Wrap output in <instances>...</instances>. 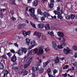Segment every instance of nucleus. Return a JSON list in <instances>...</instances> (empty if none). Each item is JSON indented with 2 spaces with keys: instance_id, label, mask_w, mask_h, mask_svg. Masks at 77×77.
Wrapping results in <instances>:
<instances>
[{
  "instance_id": "37",
  "label": "nucleus",
  "mask_w": 77,
  "mask_h": 77,
  "mask_svg": "<svg viewBox=\"0 0 77 77\" xmlns=\"http://www.w3.org/2000/svg\"><path fill=\"white\" fill-rule=\"evenodd\" d=\"M50 72H51V69H48L47 71V73H48V74H50Z\"/></svg>"
},
{
  "instance_id": "62",
  "label": "nucleus",
  "mask_w": 77,
  "mask_h": 77,
  "mask_svg": "<svg viewBox=\"0 0 77 77\" xmlns=\"http://www.w3.org/2000/svg\"><path fill=\"white\" fill-rule=\"evenodd\" d=\"M2 27H3V28H5V27H6V25H5V24H4Z\"/></svg>"
},
{
  "instance_id": "36",
  "label": "nucleus",
  "mask_w": 77,
  "mask_h": 77,
  "mask_svg": "<svg viewBox=\"0 0 77 77\" xmlns=\"http://www.w3.org/2000/svg\"><path fill=\"white\" fill-rule=\"evenodd\" d=\"M4 68L3 65V64L1 63H0V69H3Z\"/></svg>"
},
{
  "instance_id": "28",
  "label": "nucleus",
  "mask_w": 77,
  "mask_h": 77,
  "mask_svg": "<svg viewBox=\"0 0 77 77\" xmlns=\"http://www.w3.org/2000/svg\"><path fill=\"white\" fill-rule=\"evenodd\" d=\"M10 3L11 5H15L14 0H10Z\"/></svg>"
},
{
  "instance_id": "19",
  "label": "nucleus",
  "mask_w": 77,
  "mask_h": 77,
  "mask_svg": "<svg viewBox=\"0 0 77 77\" xmlns=\"http://www.w3.org/2000/svg\"><path fill=\"white\" fill-rule=\"evenodd\" d=\"M39 74H41L42 73H43L44 71V69H43L42 67H41L38 71Z\"/></svg>"
},
{
  "instance_id": "21",
  "label": "nucleus",
  "mask_w": 77,
  "mask_h": 77,
  "mask_svg": "<svg viewBox=\"0 0 77 77\" xmlns=\"http://www.w3.org/2000/svg\"><path fill=\"white\" fill-rule=\"evenodd\" d=\"M32 4L34 6H36L38 5V3L37 1L35 0L33 2Z\"/></svg>"
},
{
  "instance_id": "45",
  "label": "nucleus",
  "mask_w": 77,
  "mask_h": 77,
  "mask_svg": "<svg viewBox=\"0 0 77 77\" xmlns=\"http://www.w3.org/2000/svg\"><path fill=\"white\" fill-rule=\"evenodd\" d=\"M2 57V58L5 59H8L7 57H6V56L5 55H3Z\"/></svg>"
},
{
  "instance_id": "42",
  "label": "nucleus",
  "mask_w": 77,
  "mask_h": 77,
  "mask_svg": "<svg viewBox=\"0 0 77 77\" xmlns=\"http://www.w3.org/2000/svg\"><path fill=\"white\" fill-rule=\"evenodd\" d=\"M7 55L9 57H11L12 55V52H9L7 54Z\"/></svg>"
},
{
  "instance_id": "58",
  "label": "nucleus",
  "mask_w": 77,
  "mask_h": 77,
  "mask_svg": "<svg viewBox=\"0 0 77 77\" xmlns=\"http://www.w3.org/2000/svg\"><path fill=\"white\" fill-rule=\"evenodd\" d=\"M11 51L12 52V53H15V51L14 50H11Z\"/></svg>"
},
{
  "instance_id": "43",
  "label": "nucleus",
  "mask_w": 77,
  "mask_h": 77,
  "mask_svg": "<svg viewBox=\"0 0 77 77\" xmlns=\"http://www.w3.org/2000/svg\"><path fill=\"white\" fill-rule=\"evenodd\" d=\"M73 65L75 67H77V63H73Z\"/></svg>"
},
{
  "instance_id": "14",
  "label": "nucleus",
  "mask_w": 77,
  "mask_h": 77,
  "mask_svg": "<svg viewBox=\"0 0 77 77\" xmlns=\"http://www.w3.org/2000/svg\"><path fill=\"white\" fill-rule=\"evenodd\" d=\"M32 57H31L30 58H28L26 60V63H27L28 64H30V63H31V62H32Z\"/></svg>"
},
{
  "instance_id": "60",
  "label": "nucleus",
  "mask_w": 77,
  "mask_h": 77,
  "mask_svg": "<svg viewBox=\"0 0 77 77\" xmlns=\"http://www.w3.org/2000/svg\"><path fill=\"white\" fill-rule=\"evenodd\" d=\"M28 1V2L29 3H30V2L32 1V0H27Z\"/></svg>"
},
{
  "instance_id": "25",
  "label": "nucleus",
  "mask_w": 77,
  "mask_h": 77,
  "mask_svg": "<svg viewBox=\"0 0 77 77\" xmlns=\"http://www.w3.org/2000/svg\"><path fill=\"white\" fill-rule=\"evenodd\" d=\"M72 49L74 51H77V45H74L72 47Z\"/></svg>"
},
{
  "instance_id": "23",
  "label": "nucleus",
  "mask_w": 77,
  "mask_h": 77,
  "mask_svg": "<svg viewBox=\"0 0 77 77\" xmlns=\"http://www.w3.org/2000/svg\"><path fill=\"white\" fill-rule=\"evenodd\" d=\"M26 44H27V45H29V44H30V39L28 38H27L26 39Z\"/></svg>"
},
{
  "instance_id": "55",
  "label": "nucleus",
  "mask_w": 77,
  "mask_h": 77,
  "mask_svg": "<svg viewBox=\"0 0 77 77\" xmlns=\"http://www.w3.org/2000/svg\"><path fill=\"white\" fill-rule=\"evenodd\" d=\"M45 51H46V52H48V51H49V49H48V48H47L45 49Z\"/></svg>"
},
{
  "instance_id": "17",
  "label": "nucleus",
  "mask_w": 77,
  "mask_h": 77,
  "mask_svg": "<svg viewBox=\"0 0 77 77\" xmlns=\"http://www.w3.org/2000/svg\"><path fill=\"white\" fill-rule=\"evenodd\" d=\"M50 60H48L47 62L43 63V64L44 66L45 67V66H46L47 65H48V64L50 63Z\"/></svg>"
},
{
  "instance_id": "10",
  "label": "nucleus",
  "mask_w": 77,
  "mask_h": 77,
  "mask_svg": "<svg viewBox=\"0 0 77 77\" xmlns=\"http://www.w3.org/2000/svg\"><path fill=\"white\" fill-rule=\"evenodd\" d=\"M31 33V32L30 31H29L27 32H26L24 31H23V34L24 36H26L27 35H29Z\"/></svg>"
},
{
  "instance_id": "15",
  "label": "nucleus",
  "mask_w": 77,
  "mask_h": 77,
  "mask_svg": "<svg viewBox=\"0 0 77 77\" xmlns=\"http://www.w3.org/2000/svg\"><path fill=\"white\" fill-rule=\"evenodd\" d=\"M11 60L13 62H15V61L17 60V57L15 56V54H14L13 56V57L11 59Z\"/></svg>"
},
{
  "instance_id": "3",
  "label": "nucleus",
  "mask_w": 77,
  "mask_h": 77,
  "mask_svg": "<svg viewBox=\"0 0 77 77\" xmlns=\"http://www.w3.org/2000/svg\"><path fill=\"white\" fill-rule=\"evenodd\" d=\"M54 12L55 15H56V14L57 15L58 18L60 19V20H62V15H61L63 14V11H62L60 10L59 12L55 10L54 11Z\"/></svg>"
},
{
  "instance_id": "34",
  "label": "nucleus",
  "mask_w": 77,
  "mask_h": 77,
  "mask_svg": "<svg viewBox=\"0 0 77 77\" xmlns=\"http://www.w3.org/2000/svg\"><path fill=\"white\" fill-rule=\"evenodd\" d=\"M66 19H67V20H69L70 19L71 17H70V16L69 15H66Z\"/></svg>"
},
{
  "instance_id": "41",
  "label": "nucleus",
  "mask_w": 77,
  "mask_h": 77,
  "mask_svg": "<svg viewBox=\"0 0 77 77\" xmlns=\"http://www.w3.org/2000/svg\"><path fill=\"white\" fill-rule=\"evenodd\" d=\"M13 69H14V71H17V70L18 69V68L17 67H13Z\"/></svg>"
},
{
  "instance_id": "53",
  "label": "nucleus",
  "mask_w": 77,
  "mask_h": 77,
  "mask_svg": "<svg viewBox=\"0 0 77 77\" xmlns=\"http://www.w3.org/2000/svg\"><path fill=\"white\" fill-rule=\"evenodd\" d=\"M0 17L1 18H3V15H2V14L1 12H0Z\"/></svg>"
},
{
  "instance_id": "47",
  "label": "nucleus",
  "mask_w": 77,
  "mask_h": 77,
  "mask_svg": "<svg viewBox=\"0 0 77 77\" xmlns=\"http://www.w3.org/2000/svg\"><path fill=\"white\" fill-rule=\"evenodd\" d=\"M49 6L51 8H53V7H54V5L53 4H50L49 5Z\"/></svg>"
},
{
  "instance_id": "13",
  "label": "nucleus",
  "mask_w": 77,
  "mask_h": 77,
  "mask_svg": "<svg viewBox=\"0 0 77 77\" xmlns=\"http://www.w3.org/2000/svg\"><path fill=\"white\" fill-rule=\"evenodd\" d=\"M21 73H22L23 75H26L28 74V72L26 71L25 69H22L21 72Z\"/></svg>"
},
{
  "instance_id": "4",
  "label": "nucleus",
  "mask_w": 77,
  "mask_h": 77,
  "mask_svg": "<svg viewBox=\"0 0 77 77\" xmlns=\"http://www.w3.org/2000/svg\"><path fill=\"white\" fill-rule=\"evenodd\" d=\"M48 11H49L46 10V11H45L43 13V15L44 17H52V18H56V16H54V17L50 16V14L48 12Z\"/></svg>"
},
{
  "instance_id": "39",
  "label": "nucleus",
  "mask_w": 77,
  "mask_h": 77,
  "mask_svg": "<svg viewBox=\"0 0 77 77\" xmlns=\"http://www.w3.org/2000/svg\"><path fill=\"white\" fill-rule=\"evenodd\" d=\"M2 12H5L6 11V8L5 9H1Z\"/></svg>"
},
{
  "instance_id": "50",
  "label": "nucleus",
  "mask_w": 77,
  "mask_h": 77,
  "mask_svg": "<svg viewBox=\"0 0 77 77\" xmlns=\"http://www.w3.org/2000/svg\"><path fill=\"white\" fill-rule=\"evenodd\" d=\"M32 50H31L30 51H29L28 52V55L29 56V55H30V54H31V53H32Z\"/></svg>"
},
{
  "instance_id": "38",
  "label": "nucleus",
  "mask_w": 77,
  "mask_h": 77,
  "mask_svg": "<svg viewBox=\"0 0 77 77\" xmlns=\"http://www.w3.org/2000/svg\"><path fill=\"white\" fill-rule=\"evenodd\" d=\"M42 39H44V40H46L47 39L46 36L43 35L42 36Z\"/></svg>"
},
{
  "instance_id": "35",
  "label": "nucleus",
  "mask_w": 77,
  "mask_h": 77,
  "mask_svg": "<svg viewBox=\"0 0 77 77\" xmlns=\"http://www.w3.org/2000/svg\"><path fill=\"white\" fill-rule=\"evenodd\" d=\"M38 49L37 48H36L34 49L35 54H36V53H38Z\"/></svg>"
},
{
  "instance_id": "1",
  "label": "nucleus",
  "mask_w": 77,
  "mask_h": 77,
  "mask_svg": "<svg viewBox=\"0 0 77 77\" xmlns=\"http://www.w3.org/2000/svg\"><path fill=\"white\" fill-rule=\"evenodd\" d=\"M29 11L30 13L31 17H34V19L38 20L39 19V17L38 15H35V9L34 8H30L29 9Z\"/></svg>"
},
{
  "instance_id": "31",
  "label": "nucleus",
  "mask_w": 77,
  "mask_h": 77,
  "mask_svg": "<svg viewBox=\"0 0 77 77\" xmlns=\"http://www.w3.org/2000/svg\"><path fill=\"white\" fill-rule=\"evenodd\" d=\"M30 24L31 25V26L34 27V28H36V26H35V24L34 23L31 22H30Z\"/></svg>"
},
{
  "instance_id": "5",
  "label": "nucleus",
  "mask_w": 77,
  "mask_h": 77,
  "mask_svg": "<svg viewBox=\"0 0 77 77\" xmlns=\"http://www.w3.org/2000/svg\"><path fill=\"white\" fill-rule=\"evenodd\" d=\"M38 69H39V67H32V77H35V71H37Z\"/></svg>"
},
{
  "instance_id": "56",
  "label": "nucleus",
  "mask_w": 77,
  "mask_h": 77,
  "mask_svg": "<svg viewBox=\"0 0 77 77\" xmlns=\"http://www.w3.org/2000/svg\"><path fill=\"white\" fill-rule=\"evenodd\" d=\"M50 0V2L51 3H54V0Z\"/></svg>"
},
{
  "instance_id": "63",
  "label": "nucleus",
  "mask_w": 77,
  "mask_h": 77,
  "mask_svg": "<svg viewBox=\"0 0 77 77\" xmlns=\"http://www.w3.org/2000/svg\"><path fill=\"white\" fill-rule=\"evenodd\" d=\"M2 77H8L6 75H4Z\"/></svg>"
},
{
  "instance_id": "24",
  "label": "nucleus",
  "mask_w": 77,
  "mask_h": 77,
  "mask_svg": "<svg viewBox=\"0 0 77 77\" xmlns=\"http://www.w3.org/2000/svg\"><path fill=\"white\" fill-rule=\"evenodd\" d=\"M48 34L51 36H54V33L53 31H51V32H48Z\"/></svg>"
},
{
  "instance_id": "11",
  "label": "nucleus",
  "mask_w": 77,
  "mask_h": 77,
  "mask_svg": "<svg viewBox=\"0 0 77 77\" xmlns=\"http://www.w3.org/2000/svg\"><path fill=\"white\" fill-rule=\"evenodd\" d=\"M66 45V43H62L60 44V45H58L57 46V50H58V48L59 49H62V48H63V46H65Z\"/></svg>"
},
{
  "instance_id": "20",
  "label": "nucleus",
  "mask_w": 77,
  "mask_h": 77,
  "mask_svg": "<svg viewBox=\"0 0 77 77\" xmlns=\"http://www.w3.org/2000/svg\"><path fill=\"white\" fill-rule=\"evenodd\" d=\"M4 75H8L9 74V71H8L6 69H5L3 71Z\"/></svg>"
},
{
  "instance_id": "48",
  "label": "nucleus",
  "mask_w": 77,
  "mask_h": 77,
  "mask_svg": "<svg viewBox=\"0 0 77 77\" xmlns=\"http://www.w3.org/2000/svg\"><path fill=\"white\" fill-rule=\"evenodd\" d=\"M14 75H17V70H16V71H14Z\"/></svg>"
},
{
  "instance_id": "12",
  "label": "nucleus",
  "mask_w": 77,
  "mask_h": 77,
  "mask_svg": "<svg viewBox=\"0 0 77 77\" xmlns=\"http://www.w3.org/2000/svg\"><path fill=\"white\" fill-rule=\"evenodd\" d=\"M26 26V24L25 23H20L17 26V28L18 29H21V27H24Z\"/></svg>"
},
{
  "instance_id": "52",
  "label": "nucleus",
  "mask_w": 77,
  "mask_h": 77,
  "mask_svg": "<svg viewBox=\"0 0 77 77\" xmlns=\"http://www.w3.org/2000/svg\"><path fill=\"white\" fill-rule=\"evenodd\" d=\"M33 46H30L29 47V48H28V50H30V49H32V48L33 47Z\"/></svg>"
},
{
  "instance_id": "2",
  "label": "nucleus",
  "mask_w": 77,
  "mask_h": 77,
  "mask_svg": "<svg viewBox=\"0 0 77 77\" xmlns=\"http://www.w3.org/2000/svg\"><path fill=\"white\" fill-rule=\"evenodd\" d=\"M27 51V48H21L20 49V50L17 51L16 53L18 54L19 56H21L23 54V53L24 54H26Z\"/></svg>"
},
{
  "instance_id": "61",
  "label": "nucleus",
  "mask_w": 77,
  "mask_h": 77,
  "mask_svg": "<svg viewBox=\"0 0 77 77\" xmlns=\"http://www.w3.org/2000/svg\"><path fill=\"white\" fill-rule=\"evenodd\" d=\"M68 75L69 77H73L74 75H70L68 74Z\"/></svg>"
},
{
  "instance_id": "27",
  "label": "nucleus",
  "mask_w": 77,
  "mask_h": 77,
  "mask_svg": "<svg viewBox=\"0 0 77 77\" xmlns=\"http://www.w3.org/2000/svg\"><path fill=\"white\" fill-rule=\"evenodd\" d=\"M58 36L60 37H62L63 36V34L62 32H60L58 33Z\"/></svg>"
},
{
  "instance_id": "8",
  "label": "nucleus",
  "mask_w": 77,
  "mask_h": 77,
  "mask_svg": "<svg viewBox=\"0 0 77 77\" xmlns=\"http://www.w3.org/2000/svg\"><path fill=\"white\" fill-rule=\"evenodd\" d=\"M33 35L37 36V38H40L41 36V33L38 32L37 31H35Z\"/></svg>"
},
{
  "instance_id": "29",
  "label": "nucleus",
  "mask_w": 77,
  "mask_h": 77,
  "mask_svg": "<svg viewBox=\"0 0 77 77\" xmlns=\"http://www.w3.org/2000/svg\"><path fill=\"white\" fill-rule=\"evenodd\" d=\"M45 30H49L50 29V26L49 25L47 24L45 26Z\"/></svg>"
},
{
  "instance_id": "32",
  "label": "nucleus",
  "mask_w": 77,
  "mask_h": 77,
  "mask_svg": "<svg viewBox=\"0 0 77 77\" xmlns=\"http://www.w3.org/2000/svg\"><path fill=\"white\" fill-rule=\"evenodd\" d=\"M49 77H55L56 75H54V74L52 75L50 73H49L48 74Z\"/></svg>"
},
{
  "instance_id": "40",
  "label": "nucleus",
  "mask_w": 77,
  "mask_h": 77,
  "mask_svg": "<svg viewBox=\"0 0 77 77\" xmlns=\"http://www.w3.org/2000/svg\"><path fill=\"white\" fill-rule=\"evenodd\" d=\"M68 67V65H65L63 67V69H67Z\"/></svg>"
},
{
  "instance_id": "30",
  "label": "nucleus",
  "mask_w": 77,
  "mask_h": 77,
  "mask_svg": "<svg viewBox=\"0 0 77 77\" xmlns=\"http://www.w3.org/2000/svg\"><path fill=\"white\" fill-rule=\"evenodd\" d=\"M29 65H30V64L27 63L25 64L24 65V68L25 69H26V68H27V67H28Z\"/></svg>"
},
{
  "instance_id": "22",
  "label": "nucleus",
  "mask_w": 77,
  "mask_h": 77,
  "mask_svg": "<svg viewBox=\"0 0 77 77\" xmlns=\"http://www.w3.org/2000/svg\"><path fill=\"white\" fill-rule=\"evenodd\" d=\"M54 62L56 63H58L59 62V58L57 57L55 60H54Z\"/></svg>"
},
{
  "instance_id": "18",
  "label": "nucleus",
  "mask_w": 77,
  "mask_h": 77,
  "mask_svg": "<svg viewBox=\"0 0 77 77\" xmlns=\"http://www.w3.org/2000/svg\"><path fill=\"white\" fill-rule=\"evenodd\" d=\"M38 27L39 29H42L44 28V25H42V24H39L38 25Z\"/></svg>"
},
{
  "instance_id": "6",
  "label": "nucleus",
  "mask_w": 77,
  "mask_h": 77,
  "mask_svg": "<svg viewBox=\"0 0 77 77\" xmlns=\"http://www.w3.org/2000/svg\"><path fill=\"white\" fill-rule=\"evenodd\" d=\"M63 51L66 54H68L69 53H72V51L68 47H67L66 49L64 48Z\"/></svg>"
},
{
  "instance_id": "9",
  "label": "nucleus",
  "mask_w": 77,
  "mask_h": 77,
  "mask_svg": "<svg viewBox=\"0 0 77 77\" xmlns=\"http://www.w3.org/2000/svg\"><path fill=\"white\" fill-rule=\"evenodd\" d=\"M53 45V48L56 50H57V45H56V43L54 42H52Z\"/></svg>"
},
{
  "instance_id": "16",
  "label": "nucleus",
  "mask_w": 77,
  "mask_h": 77,
  "mask_svg": "<svg viewBox=\"0 0 77 77\" xmlns=\"http://www.w3.org/2000/svg\"><path fill=\"white\" fill-rule=\"evenodd\" d=\"M31 45L32 46H35V45H36L37 44L36 43V42L35 41H31L30 43Z\"/></svg>"
},
{
  "instance_id": "49",
  "label": "nucleus",
  "mask_w": 77,
  "mask_h": 77,
  "mask_svg": "<svg viewBox=\"0 0 77 77\" xmlns=\"http://www.w3.org/2000/svg\"><path fill=\"white\" fill-rule=\"evenodd\" d=\"M60 6H58V7H57V10L58 11H60Z\"/></svg>"
},
{
  "instance_id": "33",
  "label": "nucleus",
  "mask_w": 77,
  "mask_h": 77,
  "mask_svg": "<svg viewBox=\"0 0 77 77\" xmlns=\"http://www.w3.org/2000/svg\"><path fill=\"white\" fill-rule=\"evenodd\" d=\"M58 72V70H56V69H55L54 71H53V74L54 75H55V74H56V73H57Z\"/></svg>"
},
{
  "instance_id": "7",
  "label": "nucleus",
  "mask_w": 77,
  "mask_h": 77,
  "mask_svg": "<svg viewBox=\"0 0 77 77\" xmlns=\"http://www.w3.org/2000/svg\"><path fill=\"white\" fill-rule=\"evenodd\" d=\"M42 47L41 46L39 47V49L40 50L38 51V52L37 54V55H41L44 53V50L43 49H41Z\"/></svg>"
},
{
  "instance_id": "46",
  "label": "nucleus",
  "mask_w": 77,
  "mask_h": 77,
  "mask_svg": "<svg viewBox=\"0 0 77 77\" xmlns=\"http://www.w3.org/2000/svg\"><path fill=\"white\" fill-rule=\"evenodd\" d=\"M16 18H15L14 17L12 16L11 18V20H13V21H15L16 20Z\"/></svg>"
},
{
  "instance_id": "57",
  "label": "nucleus",
  "mask_w": 77,
  "mask_h": 77,
  "mask_svg": "<svg viewBox=\"0 0 77 77\" xmlns=\"http://www.w3.org/2000/svg\"><path fill=\"white\" fill-rule=\"evenodd\" d=\"M42 21H44L45 20V18L44 17H42L41 18Z\"/></svg>"
},
{
  "instance_id": "51",
  "label": "nucleus",
  "mask_w": 77,
  "mask_h": 77,
  "mask_svg": "<svg viewBox=\"0 0 77 77\" xmlns=\"http://www.w3.org/2000/svg\"><path fill=\"white\" fill-rule=\"evenodd\" d=\"M11 14V15H13L14 14V11L13 10H11L10 11Z\"/></svg>"
},
{
  "instance_id": "54",
  "label": "nucleus",
  "mask_w": 77,
  "mask_h": 77,
  "mask_svg": "<svg viewBox=\"0 0 77 77\" xmlns=\"http://www.w3.org/2000/svg\"><path fill=\"white\" fill-rule=\"evenodd\" d=\"M25 16L26 17H28V16H29V14H28V13L27 12H26L25 13Z\"/></svg>"
},
{
  "instance_id": "26",
  "label": "nucleus",
  "mask_w": 77,
  "mask_h": 77,
  "mask_svg": "<svg viewBox=\"0 0 77 77\" xmlns=\"http://www.w3.org/2000/svg\"><path fill=\"white\" fill-rule=\"evenodd\" d=\"M37 12L38 14L39 15H42V12L41 10L39 9L37 10Z\"/></svg>"
},
{
  "instance_id": "64",
  "label": "nucleus",
  "mask_w": 77,
  "mask_h": 77,
  "mask_svg": "<svg viewBox=\"0 0 77 77\" xmlns=\"http://www.w3.org/2000/svg\"><path fill=\"white\" fill-rule=\"evenodd\" d=\"M74 56L75 57H77V53H76L75 55H74Z\"/></svg>"
},
{
  "instance_id": "44",
  "label": "nucleus",
  "mask_w": 77,
  "mask_h": 77,
  "mask_svg": "<svg viewBox=\"0 0 77 77\" xmlns=\"http://www.w3.org/2000/svg\"><path fill=\"white\" fill-rule=\"evenodd\" d=\"M71 19H73L75 18V15L72 14L71 16Z\"/></svg>"
},
{
  "instance_id": "59",
  "label": "nucleus",
  "mask_w": 77,
  "mask_h": 77,
  "mask_svg": "<svg viewBox=\"0 0 77 77\" xmlns=\"http://www.w3.org/2000/svg\"><path fill=\"white\" fill-rule=\"evenodd\" d=\"M14 45H15L16 47H18V45L17 44V43H15Z\"/></svg>"
}]
</instances>
